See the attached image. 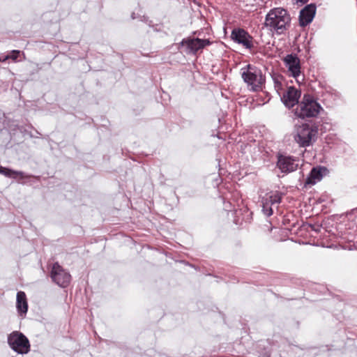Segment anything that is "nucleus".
<instances>
[{
    "mask_svg": "<svg viewBox=\"0 0 357 357\" xmlns=\"http://www.w3.org/2000/svg\"><path fill=\"white\" fill-rule=\"evenodd\" d=\"M262 201H267L269 205L278 204L281 202V195L278 192L268 193Z\"/></svg>",
    "mask_w": 357,
    "mask_h": 357,
    "instance_id": "dca6fc26",
    "label": "nucleus"
},
{
    "mask_svg": "<svg viewBox=\"0 0 357 357\" xmlns=\"http://www.w3.org/2000/svg\"><path fill=\"white\" fill-rule=\"evenodd\" d=\"M9 346L18 354H27L30 350L29 340L22 333L15 331L8 337Z\"/></svg>",
    "mask_w": 357,
    "mask_h": 357,
    "instance_id": "39448f33",
    "label": "nucleus"
},
{
    "mask_svg": "<svg viewBox=\"0 0 357 357\" xmlns=\"http://www.w3.org/2000/svg\"><path fill=\"white\" fill-rule=\"evenodd\" d=\"M241 77L252 91L262 90L266 80L261 70L250 64L241 68Z\"/></svg>",
    "mask_w": 357,
    "mask_h": 357,
    "instance_id": "f03ea898",
    "label": "nucleus"
},
{
    "mask_svg": "<svg viewBox=\"0 0 357 357\" xmlns=\"http://www.w3.org/2000/svg\"><path fill=\"white\" fill-rule=\"evenodd\" d=\"M326 170L325 167H313L307 176L305 185H314L323 178V173Z\"/></svg>",
    "mask_w": 357,
    "mask_h": 357,
    "instance_id": "ddd939ff",
    "label": "nucleus"
},
{
    "mask_svg": "<svg viewBox=\"0 0 357 357\" xmlns=\"http://www.w3.org/2000/svg\"><path fill=\"white\" fill-rule=\"evenodd\" d=\"M0 174L4 175L6 177L17 178L19 177L20 179H24L28 178L29 176L24 174L23 172L15 171L8 168L1 167Z\"/></svg>",
    "mask_w": 357,
    "mask_h": 357,
    "instance_id": "2eb2a0df",
    "label": "nucleus"
},
{
    "mask_svg": "<svg viewBox=\"0 0 357 357\" xmlns=\"http://www.w3.org/2000/svg\"><path fill=\"white\" fill-rule=\"evenodd\" d=\"M51 276L52 280L60 287H65L70 283L71 276L63 270L59 264L53 265Z\"/></svg>",
    "mask_w": 357,
    "mask_h": 357,
    "instance_id": "0eeeda50",
    "label": "nucleus"
},
{
    "mask_svg": "<svg viewBox=\"0 0 357 357\" xmlns=\"http://www.w3.org/2000/svg\"><path fill=\"white\" fill-rule=\"evenodd\" d=\"M317 135V129L309 124L303 123L295 126L294 138L300 146L306 147L311 145Z\"/></svg>",
    "mask_w": 357,
    "mask_h": 357,
    "instance_id": "20e7f679",
    "label": "nucleus"
},
{
    "mask_svg": "<svg viewBox=\"0 0 357 357\" xmlns=\"http://www.w3.org/2000/svg\"><path fill=\"white\" fill-rule=\"evenodd\" d=\"M16 307L18 312L26 314L28 310L26 294L23 291L17 294Z\"/></svg>",
    "mask_w": 357,
    "mask_h": 357,
    "instance_id": "4468645a",
    "label": "nucleus"
},
{
    "mask_svg": "<svg viewBox=\"0 0 357 357\" xmlns=\"http://www.w3.org/2000/svg\"><path fill=\"white\" fill-rule=\"evenodd\" d=\"M9 59V56H8L7 55L5 56L3 58H0V63L1 62H4L6 61V60Z\"/></svg>",
    "mask_w": 357,
    "mask_h": 357,
    "instance_id": "6ab92c4d",
    "label": "nucleus"
},
{
    "mask_svg": "<svg viewBox=\"0 0 357 357\" xmlns=\"http://www.w3.org/2000/svg\"><path fill=\"white\" fill-rule=\"evenodd\" d=\"M321 109L320 104L312 96L305 94L298 104L295 114L301 119L315 117Z\"/></svg>",
    "mask_w": 357,
    "mask_h": 357,
    "instance_id": "7ed1b4c3",
    "label": "nucleus"
},
{
    "mask_svg": "<svg viewBox=\"0 0 357 357\" xmlns=\"http://www.w3.org/2000/svg\"><path fill=\"white\" fill-rule=\"evenodd\" d=\"M291 18L282 8H274L269 10L265 18V26L277 34H282L289 26Z\"/></svg>",
    "mask_w": 357,
    "mask_h": 357,
    "instance_id": "f257e3e1",
    "label": "nucleus"
},
{
    "mask_svg": "<svg viewBox=\"0 0 357 357\" xmlns=\"http://www.w3.org/2000/svg\"><path fill=\"white\" fill-rule=\"evenodd\" d=\"M231 38L246 49L250 50L253 47L252 37L243 29H234L231 31Z\"/></svg>",
    "mask_w": 357,
    "mask_h": 357,
    "instance_id": "6e6552de",
    "label": "nucleus"
},
{
    "mask_svg": "<svg viewBox=\"0 0 357 357\" xmlns=\"http://www.w3.org/2000/svg\"><path fill=\"white\" fill-rule=\"evenodd\" d=\"M283 61L288 71L293 77L297 78L301 74L300 59L296 54H287Z\"/></svg>",
    "mask_w": 357,
    "mask_h": 357,
    "instance_id": "9d476101",
    "label": "nucleus"
},
{
    "mask_svg": "<svg viewBox=\"0 0 357 357\" xmlns=\"http://www.w3.org/2000/svg\"><path fill=\"white\" fill-rule=\"evenodd\" d=\"M316 13V6L314 4L306 6L300 12L299 22L302 26H307L313 20Z\"/></svg>",
    "mask_w": 357,
    "mask_h": 357,
    "instance_id": "f8f14e48",
    "label": "nucleus"
},
{
    "mask_svg": "<svg viewBox=\"0 0 357 357\" xmlns=\"http://www.w3.org/2000/svg\"><path fill=\"white\" fill-rule=\"evenodd\" d=\"M301 92L294 87H289L281 98L284 105L291 108L298 102Z\"/></svg>",
    "mask_w": 357,
    "mask_h": 357,
    "instance_id": "9b49d317",
    "label": "nucleus"
},
{
    "mask_svg": "<svg viewBox=\"0 0 357 357\" xmlns=\"http://www.w3.org/2000/svg\"><path fill=\"white\" fill-rule=\"evenodd\" d=\"M20 52L18 50H13L10 54L7 55L9 56V59H12L13 61H16L17 60L18 56L20 55Z\"/></svg>",
    "mask_w": 357,
    "mask_h": 357,
    "instance_id": "a211bd4d",
    "label": "nucleus"
},
{
    "mask_svg": "<svg viewBox=\"0 0 357 357\" xmlns=\"http://www.w3.org/2000/svg\"><path fill=\"white\" fill-rule=\"evenodd\" d=\"M299 164L296 159L291 156L280 155L277 166L283 173H290L297 169Z\"/></svg>",
    "mask_w": 357,
    "mask_h": 357,
    "instance_id": "1a4fd4ad",
    "label": "nucleus"
},
{
    "mask_svg": "<svg viewBox=\"0 0 357 357\" xmlns=\"http://www.w3.org/2000/svg\"><path fill=\"white\" fill-rule=\"evenodd\" d=\"M262 211L268 217L273 214V209L267 201H262Z\"/></svg>",
    "mask_w": 357,
    "mask_h": 357,
    "instance_id": "f3484780",
    "label": "nucleus"
},
{
    "mask_svg": "<svg viewBox=\"0 0 357 357\" xmlns=\"http://www.w3.org/2000/svg\"><path fill=\"white\" fill-rule=\"evenodd\" d=\"M181 45L185 47L186 53L195 54L206 46L211 45V41L208 39L185 38Z\"/></svg>",
    "mask_w": 357,
    "mask_h": 357,
    "instance_id": "423d86ee",
    "label": "nucleus"
}]
</instances>
